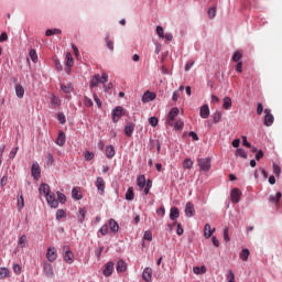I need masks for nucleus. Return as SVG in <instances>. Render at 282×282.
<instances>
[{
    "label": "nucleus",
    "instance_id": "nucleus-1",
    "mask_svg": "<svg viewBox=\"0 0 282 282\" xmlns=\"http://www.w3.org/2000/svg\"><path fill=\"white\" fill-rule=\"evenodd\" d=\"M62 257L65 263H68V265H72V263H74L75 256H74V252L70 251L69 246L63 247Z\"/></svg>",
    "mask_w": 282,
    "mask_h": 282
},
{
    "label": "nucleus",
    "instance_id": "nucleus-2",
    "mask_svg": "<svg viewBox=\"0 0 282 282\" xmlns=\"http://www.w3.org/2000/svg\"><path fill=\"white\" fill-rule=\"evenodd\" d=\"M43 274L44 276H47V279H54V267L52 265V262H43Z\"/></svg>",
    "mask_w": 282,
    "mask_h": 282
},
{
    "label": "nucleus",
    "instance_id": "nucleus-3",
    "mask_svg": "<svg viewBox=\"0 0 282 282\" xmlns=\"http://www.w3.org/2000/svg\"><path fill=\"white\" fill-rule=\"evenodd\" d=\"M46 259L48 263H54L58 259V251L54 247H48L46 251Z\"/></svg>",
    "mask_w": 282,
    "mask_h": 282
},
{
    "label": "nucleus",
    "instance_id": "nucleus-4",
    "mask_svg": "<svg viewBox=\"0 0 282 282\" xmlns=\"http://www.w3.org/2000/svg\"><path fill=\"white\" fill-rule=\"evenodd\" d=\"M64 65L66 74H72V67H74V57L72 56V53H66Z\"/></svg>",
    "mask_w": 282,
    "mask_h": 282
},
{
    "label": "nucleus",
    "instance_id": "nucleus-5",
    "mask_svg": "<svg viewBox=\"0 0 282 282\" xmlns=\"http://www.w3.org/2000/svg\"><path fill=\"white\" fill-rule=\"evenodd\" d=\"M177 116H180V108H172L167 116V124L170 127H173V124H175V118H177Z\"/></svg>",
    "mask_w": 282,
    "mask_h": 282
},
{
    "label": "nucleus",
    "instance_id": "nucleus-6",
    "mask_svg": "<svg viewBox=\"0 0 282 282\" xmlns=\"http://www.w3.org/2000/svg\"><path fill=\"white\" fill-rule=\"evenodd\" d=\"M197 164L200 171H204L205 173H207V171H210V158L198 159Z\"/></svg>",
    "mask_w": 282,
    "mask_h": 282
},
{
    "label": "nucleus",
    "instance_id": "nucleus-7",
    "mask_svg": "<svg viewBox=\"0 0 282 282\" xmlns=\"http://www.w3.org/2000/svg\"><path fill=\"white\" fill-rule=\"evenodd\" d=\"M264 124L265 127H272L274 124V116L272 115L270 109H264Z\"/></svg>",
    "mask_w": 282,
    "mask_h": 282
},
{
    "label": "nucleus",
    "instance_id": "nucleus-8",
    "mask_svg": "<svg viewBox=\"0 0 282 282\" xmlns=\"http://www.w3.org/2000/svg\"><path fill=\"white\" fill-rule=\"evenodd\" d=\"M230 197L232 204H239L241 202V191L239 188L231 189Z\"/></svg>",
    "mask_w": 282,
    "mask_h": 282
},
{
    "label": "nucleus",
    "instance_id": "nucleus-9",
    "mask_svg": "<svg viewBox=\"0 0 282 282\" xmlns=\"http://www.w3.org/2000/svg\"><path fill=\"white\" fill-rule=\"evenodd\" d=\"M122 111H123L122 106H117V107L112 110V112H111L112 122H118V120H120V116H122Z\"/></svg>",
    "mask_w": 282,
    "mask_h": 282
},
{
    "label": "nucleus",
    "instance_id": "nucleus-10",
    "mask_svg": "<svg viewBox=\"0 0 282 282\" xmlns=\"http://www.w3.org/2000/svg\"><path fill=\"white\" fill-rule=\"evenodd\" d=\"M45 198L51 208H56L58 206V200H56L54 193L48 194Z\"/></svg>",
    "mask_w": 282,
    "mask_h": 282
},
{
    "label": "nucleus",
    "instance_id": "nucleus-11",
    "mask_svg": "<svg viewBox=\"0 0 282 282\" xmlns=\"http://www.w3.org/2000/svg\"><path fill=\"white\" fill-rule=\"evenodd\" d=\"M31 173L34 180H39L41 177V166L36 162L32 164Z\"/></svg>",
    "mask_w": 282,
    "mask_h": 282
},
{
    "label": "nucleus",
    "instance_id": "nucleus-12",
    "mask_svg": "<svg viewBox=\"0 0 282 282\" xmlns=\"http://www.w3.org/2000/svg\"><path fill=\"white\" fill-rule=\"evenodd\" d=\"M185 215L186 217H195V205H193V203H186Z\"/></svg>",
    "mask_w": 282,
    "mask_h": 282
},
{
    "label": "nucleus",
    "instance_id": "nucleus-13",
    "mask_svg": "<svg viewBox=\"0 0 282 282\" xmlns=\"http://www.w3.org/2000/svg\"><path fill=\"white\" fill-rule=\"evenodd\" d=\"M95 185L97 186L99 195L105 194V180L102 177H97Z\"/></svg>",
    "mask_w": 282,
    "mask_h": 282
},
{
    "label": "nucleus",
    "instance_id": "nucleus-14",
    "mask_svg": "<svg viewBox=\"0 0 282 282\" xmlns=\"http://www.w3.org/2000/svg\"><path fill=\"white\" fill-rule=\"evenodd\" d=\"M143 281L151 282L153 279V270L151 268H145L142 273Z\"/></svg>",
    "mask_w": 282,
    "mask_h": 282
},
{
    "label": "nucleus",
    "instance_id": "nucleus-15",
    "mask_svg": "<svg viewBox=\"0 0 282 282\" xmlns=\"http://www.w3.org/2000/svg\"><path fill=\"white\" fill-rule=\"evenodd\" d=\"M40 195H44V197L48 196L52 193V189L50 188V186L45 183H42L40 185Z\"/></svg>",
    "mask_w": 282,
    "mask_h": 282
},
{
    "label": "nucleus",
    "instance_id": "nucleus-16",
    "mask_svg": "<svg viewBox=\"0 0 282 282\" xmlns=\"http://www.w3.org/2000/svg\"><path fill=\"white\" fill-rule=\"evenodd\" d=\"M152 100H155V93L145 91L142 96V102H151Z\"/></svg>",
    "mask_w": 282,
    "mask_h": 282
},
{
    "label": "nucleus",
    "instance_id": "nucleus-17",
    "mask_svg": "<svg viewBox=\"0 0 282 282\" xmlns=\"http://www.w3.org/2000/svg\"><path fill=\"white\" fill-rule=\"evenodd\" d=\"M199 116L203 119H206L208 118V116H210V108L208 107V105H204L200 107Z\"/></svg>",
    "mask_w": 282,
    "mask_h": 282
},
{
    "label": "nucleus",
    "instance_id": "nucleus-18",
    "mask_svg": "<svg viewBox=\"0 0 282 282\" xmlns=\"http://www.w3.org/2000/svg\"><path fill=\"white\" fill-rule=\"evenodd\" d=\"M215 232V228H210L209 224H206L204 227V237L205 239H210L213 237V234Z\"/></svg>",
    "mask_w": 282,
    "mask_h": 282
},
{
    "label": "nucleus",
    "instance_id": "nucleus-19",
    "mask_svg": "<svg viewBox=\"0 0 282 282\" xmlns=\"http://www.w3.org/2000/svg\"><path fill=\"white\" fill-rule=\"evenodd\" d=\"M113 274V262H107L104 269L105 276H111Z\"/></svg>",
    "mask_w": 282,
    "mask_h": 282
},
{
    "label": "nucleus",
    "instance_id": "nucleus-20",
    "mask_svg": "<svg viewBox=\"0 0 282 282\" xmlns=\"http://www.w3.org/2000/svg\"><path fill=\"white\" fill-rule=\"evenodd\" d=\"M133 131H135V124L129 123L124 127V133L128 138H131V135H133Z\"/></svg>",
    "mask_w": 282,
    "mask_h": 282
},
{
    "label": "nucleus",
    "instance_id": "nucleus-21",
    "mask_svg": "<svg viewBox=\"0 0 282 282\" xmlns=\"http://www.w3.org/2000/svg\"><path fill=\"white\" fill-rule=\"evenodd\" d=\"M109 228H110L111 232H118V230H120V225H118L116 219L111 218L109 220Z\"/></svg>",
    "mask_w": 282,
    "mask_h": 282
},
{
    "label": "nucleus",
    "instance_id": "nucleus-22",
    "mask_svg": "<svg viewBox=\"0 0 282 282\" xmlns=\"http://www.w3.org/2000/svg\"><path fill=\"white\" fill-rule=\"evenodd\" d=\"M105 152H106V158H108L109 160H111V158L116 155V149L113 148V145L106 147Z\"/></svg>",
    "mask_w": 282,
    "mask_h": 282
},
{
    "label": "nucleus",
    "instance_id": "nucleus-23",
    "mask_svg": "<svg viewBox=\"0 0 282 282\" xmlns=\"http://www.w3.org/2000/svg\"><path fill=\"white\" fill-rule=\"evenodd\" d=\"M180 217V209H177V207H172L170 209V219H172V221H175V219H177Z\"/></svg>",
    "mask_w": 282,
    "mask_h": 282
},
{
    "label": "nucleus",
    "instance_id": "nucleus-24",
    "mask_svg": "<svg viewBox=\"0 0 282 282\" xmlns=\"http://www.w3.org/2000/svg\"><path fill=\"white\" fill-rule=\"evenodd\" d=\"M65 140H66V138H65V132L61 131V132L58 133L57 139H56V144H57L58 147H65Z\"/></svg>",
    "mask_w": 282,
    "mask_h": 282
},
{
    "label": "nucleus",
    "instance_id": "nucleus-25",
    "mask_svg": "<svg viewBox=\"0 0 282 282\" xmlns=\"http://www.w3.org/2000/svg\"><path fill=\"white\" fill-rule=\"evenodd\" d=\"M236 158H242L243 160H248V152L246 150L238 148L235 152Z\"/></svg>",
    "mask_w": 282,
    "mask_h": 282
},
{
    "label": "nucleus",
    "instance_id": "nucleus-26",
    "mask_svg": "<svg viewBox=\"0 0 282 282\" xmlns=\"http://www.w3.org/2000/svg\"><path fill=\"white\" fill-rule=\"evenodd\" d=\"M25 206V199H23V193L19 192L18 194V208L19 210H23Z\"/></svg>",
    "mask_w": 282,
    "mask_h": 282
},
{
    "label": "nucleus",
    "instance_id": "nucleus-27",
    "mask_svg": "<svg viewBox=\"0 0 282 282\" xmlns=\"http://www.w3.org/2000/svg\"><path fill=\"white\" fill-rule=\"evenodd\" d=\"M61 89L64 91V94H72V91H74V85H72V83H68L67 85L62 84Z\"/></svg>",
    "mask_w": 282,
    "mask_h": 282
},
{
    "label": "nucleus",
    "instance_id": "nucleus-28",
    "mask_svg": "<svg viewBox=\"0 0 282 282\" xmlns=\"http://www.w3.org/2000/svg\"><path fill=\"white\" fill-rule=\"evenodd\" d=\"M105 43H106V47H108L109 52H113V50H115L113 41L111 40V37H109V35L105 36Z\"/></svg>",
    "mask_w": 282,
    "mask_h": 282
},
{
    "label": "nucleus",
    "instance_id": "nucleus-29",
    "mask_svg": "<svg viewBox=\"0 0 282 282\" xmlns=\"http://www.w3.org/2000/svg\"><path fill=\"white\" fill-rule=\"evenodd\" d=\"M100 85V75H95L90 80V88L94 89V87H98Z\"/></svg>",
    "mask_w": 282,
    "mask_h": 282
},
{
    "label": "nucleus",
    "instance_id": "nucleus-30",
    "mask_svg": "<svg viewBox=\"0 0 282 282\" xmlns=\"http://www.w3.org/2000/svg\"><path fill=\"white\" fill-rule=\"evenodd\" d=\"M241 261H248V257H250V250L248 248H245L240 251L239 254Z\"/></svg>",
    "mask_w": 282,
    "mask_h": 282
},
{
    "label": "nucleus",
    "instance_id": "nucleus-31",
    "mask_svg": "<svg viewBox=\"0 0 282 282\" xmlns=\"http://www.w3.org/2000/svg\"><path fill=\"white\" fill-rule=\"evenodd\" d=\"M127 271V262L119 260L117 262V272H126Z\"/></svg>",
    "mask_w": 282,
    "mask_h": 282
},
{
    "label": "nucleus",
    "instance_id": "nucleus-32",
    "mask_svg": "<svg viewBox=\"0 0 282 282\" xmlns=\"http://www.w3.org/2000/svg\"><path fill=\"white\" fill-rule=\"evenodd\" d=\"M137 184L139 186V188H144V186H147V177L144 175H140L138 178H137Z\"/></svg>",
    "mask_w": 282,
    "mask_h": 282
},
{
    "label": "nucleus",
    "instance_id": "nucleus-33",
    "mask_svg": "<svg viewBox=\"0 0 282 282\" xmlns=\"http://www.w3.org/2000/svg\"><path fill=\"white\" fill-rule=\"evenodd\" d=\"M56 34H63V31L61 29H48L45 32V36H54Z\"/></svg>",
    "mask_w": 282,
    "mask_h": 282
},
{
    "label": "nucleus",
    "instance_id": "nucleus-34",
    "mask_svg": "<svg viewBox=\"0 0 282 282\" xmlns=\"http://www.w3.org/2000/svg\"><path fill=\"white\" fill-rule=\"evenodd\" d=\"M15 95L18 96V98H23V96H25V89L23 88V86H15Z\"/></svg>",
    "mask_w": 282,
    "mask_h": 282
},
{
    "label": "nucleus",
    "instance_id": "nucleus-35",
    "mask_svg": "<svg viewBox=\"0 0 282 282\" xmlns=\"http://www.w3.org/2000/svg\"><path fill=\"white\" fill-rule=\"evenodd\" d=\"M281 196H282L281 192H278L275 195H271L269 197V202L271 204H279V200L281 199Z\"/></svg>",
    "mask_w": 282,
    "mask_h": 282
},
{
    "label": "nucleus",
    "instance_id": "nucleus-36",
    "mask_svg": "<svg viewBox=\"0 0 282 282\" xmlns=\"http://www.w3.org/2000/svg\"><path fill=\"white\" fill-rule=\"evenodd\" d=\"M223 107H224V109H230V107H232V99L230 98V97H225L224 99H223Z\"/></svg>",
    "mask_w": 282,
    "mask_h": 282
},
{
    "label": "nucleus",
    "instance_id": "nucleus-37",
    "mask_svg": "<svg viewBox=\"0 0 282 282\" xmlns=\"http://www.w3.org/2000/svg\"><path fill=\"white\" fill-rule=\"evenodd\" d=\"M134 197H135V195L133 194V187H129L127 193H126V199L128 202H133Z\"/></svg>",
    "mask_w": 282,
    "mask_h": 282
},
{
    "label": "nucleus",
    "instance_id": "nucleus-38",
    "mask_svg": "<svg viewBox=\"0 0 282 282\" xmlns=\"http://www.w3.org/2000/svg\"><path fill=\"white\" fill-rule=\"evenodd\" d=\"M193 272H194V274H206V265L194 267Z\"/></svg>",
    "mask_w": 282,
    "mask_h": 282
},
{
    "label": "nucleus",
    "instance_id": "nucleus-39",
    "mask_svg": "<svg viewBox=\"0 0 282 282\" xmlns=\"http://www.w3.org/2000/svg\"><path fill=\"white\" fill-rule=\"evenodd\" d=\"M51 105L53 107H61V99L54 95L51 96Z\"/></svg>",
    "mask_w": 282,
    "mask_h": 282
},
{
    "label": "nucleus",
    "instance_id": "nucleus-40",
    "mask_svg": "<svg viewBox=\"0 0 282 282\" xmlns=\"http://www.w3.org/2000/svg\"><path fill=\"white\" fill-rule=\"evenodd\" d=\"M25 243H28V236L22 235L19 238L18 246H20V248H25Z\"/></svg>",
    "mask_w": 282,
    "mask_h": 282
},
{
    "label": "nucleus",
    "instance_id": "nucleus-41",
    "mask_svg": "<svg viewBox=\"0 0 282 282\" xmlns=\"http://www.w3.org/2000/svg\"><path fill=\"white\" fill-rule=\"evenodd\" d=\"M85 215H87V209L86 208H80L79 209V216H78L79 224H83V221H85Z\"/></svg>",
    "mask_w": 282,
    "mask_h": 282
},
{
    "label": "nucleus",
    "instance_id": "nucleus-42",
    "mask_svg": "<svg viewBox=\"0 0 282 282\" xmlns=\"http://www.w3.org/2000/svg\"><path fill=\"white\" fill-rule=\"evenodd\" d=\"M10 276V270L8 268H0V279Z\"/></svg>",
    "mask_w": 282,
    "mask_h": 282
},
{
    "label": "nucleus",
    "instance_id": "nucleus-43",
    "mask_svg": "<svg viewBox=\"0 0 282 282\" xmlns=\"http://www.w3.org/2000/svg\"><path fill=\"white\" fill-rule=\"evenodd\" d=\"M29 56H30V58H31V61H32L33 63H37V61H39V55L36 54V51H35V50H31V51L29 52Z\"/></svg>",
    "mask_w": 282,
    "mask_h": 282
},
{
    "label": "nucleus",
    "instance_id": "nucleus-44",
    "mask_svg": "<svg viewBox=\"0 0 282 282\" xmlns=\"http://www.w3.org/2000/svg\"><path fill=\"white\" fill-rule=\"evenodd\" d=\"M183 169H188V170H191V169H193V160H191V159H185L184 161H183Z\"/></svg>",
    "mask_w": 282,
    "mask_h": 282
},
{
    "label": "nucleus",
    "instance_id": "nucleus-45",
    "mask_svg": "<svg viewBox=\"0 0 282 282\" xmlns=\"http://www.w3.org/2000/svg\"><path fill=\"white\" fill-rule=\"evenodd\" d=\"M65 217H67V214L65 213L64 209H58V210L56 212V219H57V220H61V219H63V218H65Z\"/></svg>",
    "mask_w": 282,
    "mask_h": 282
},
{
    "label": "nucleus",
    "instance_id": "nucleus-46",
    "mask_svg": "<svg viewBox=\"0 0 282 282\" xmlns=\"http://www.w3.org/2000/svg\"><path fill=\"white\" fill-rule=\"evenodd\" d=\"M72 197H73L74 199H78V200L83 199V196L79 194V192H78L77 188H73V191H72Z\"/></svg>",
    "mask_w": 282,
    "mask_h": 282
},
{
    "label": "nucleus",
    "instance_id": "nucleus-47",
    "mask_svg": "<svg viewBox=\"0 0 282 282\" xmlns=\"http://www.w3.org/2000/svg\"><path fill=\"white\" fill-rule=\"evenodd\" d=\"M174 129L176 131H181V129H184V121L182 120H177L174 124H173Z\"/></svg>",
    "mask_w": 282,
    "mask_h": 282
},
{
    "label": "nucleus",
    "instance_id": "nucleus-48",
    "mask_svg": "<svg viewBox=\"0 0 282 282\" xmlns=\"http://www.w3.org/2000/svg\"><path fill=\"white\" fill-rule=\"evenodd\" d=\"M100 235H102V237L109 235V225H104L100 229H99Z\"/></svg>",
    "mask_w": 282,
    "mask_h": 282
},
{
    "label": "nucleus",
    "instance_id": "nucleus-49",
    "mask_svg": "<svg viewBox=\"0 0 282 282\" xmlns=\"http://www.w3.org/2000/svg\"><path fill=\"white\" fill-rule=\"evenodd\" d=\"M54 65H55V68L57 69V72H63V64H61V59L55 57Z\"/></svg>",
    "mask_w": 282,
    "mask_h": 282
},
{
    "label": "nucleus",
    "instance_id": "nucleus-50",
    "mask_svg": "<svg viewBox=\"0 0 282 282\" xmlns=\"http://www.w3.org/2000/svg\"><path fill=\"white\" fill-rule=\"evenodd\" d=\"M208 17L209 19H215L217 17V8L213 7L208 10Z\"/></svg>",
    "mask_w": 282,
    "mask_h": 282
},
{
    "label": "nucleus",
    "instance_id": "nucleus-51",
    "mask_svg": "<svg viewBox=\"0 0 282 282\" xmlns=\"http://www.w3.org/2000/svg\"><path fill=\"white\" fill-rule=\"evenodd\" d=\"M242 56H243V55L241 54V52H236V53L234 54V56H232L234 63H239V62L241 61Z\"/></svg>",
    "mask_w": 282,
    "mask_h": 282
},
{
    "label": "nucleus",
    "instance_id": "nucleus-52",
    "mask_svg": "<svg viewBox=\"0 0 282 282\" xmlns=\"http://www.w3.org/2000/svg\"><path fill=\"white\" fill-rule=\"evenodd\" d=\"M143 239H145V241H153V234L150 230H147L143 235Z\"/></svg>",
    "mask_w": 282,
    "mask_h": 282
},
{
    "label": "nucleus",
    "instance_id": "nucleus-53",
    "mask_svg": "<svg viewBox=\"0 0 282 282\" xmlns=\"http://www.w3.org/2000/svg\"><path fill=\"white\" fill-rule=\"evenodd\" d=\"M57 198L61 204H65V202H67V198L65 197V194L57 192Z\"/></svg>",
    "mask_w": 282,
    "mask_h": 282
},
{
    "label": "nucleus",
    "instance_id": "nucleus-54",
    "mask_svg": "<svg viewBox=\"0 0 282 282\" xmlns=\"http://www.w3.org/2000/svg\"><path fill=\"white\" fill-rule=\"evenodd\" d=\"M156 34H158L159 39H164V28L156 26Z\"/></svg>",
    "mask_w": 282,
    "mask_h": 282
},
{
    "label": "nucleus",
    "instance_id": "nucleus-55",
    "mask_svg": "<svg viewBox=\"0 0 282 282\" xmlns=\"http://www.w3.org/2000/svg\"><path fill=\"white\" fill-rule=\"evenodd\" d=\"M94 153L93 152H89V151H86L85 154H84V158L85 160H87V162L94 160Z\"/></svg>",
    "mask_w": 282,
    "mask_h": 282
},
{
    "label": "nucleus",
    "instance_id": "nucleus-56",
    "mask_svg": "<svg viewBox=\"0 0 282 282\" xmlns=\"http://www.w3.org/2000/svg\"><path fill=\"white\" fill-rule=\"evenodd\" d=\"M17 153H19V148L12 149L11 152L9 153L10 160H14V158H17Z\"/></svg>",
    "mask_w": 282,
    "mask_h": 282
},
{
    "label": "nucleus",
    "instance_id": "nucleus-57",
    "mask_svg": "<svg viewBox=\"0 0 282 282\" xmlns=\"http://www.w3.org/2000/svg\"><path fill=\"white\" fill-rule=\"evenodd\" d=\"M273 173L279 177L281 175V166L276 165V163H273Z\"/></svg>",
    "mask_w": 282,
    "mask_h": 282
},
{
    "label": "nucleus",
    "instance_id": "nucleus-58",
    "mask_svg": "<svg viewBox=\"0 0 282 282\" xmlns=\"http://www.w3.org/2000/svg\"><path fill=\"white\" fill-rule=\"evenodd\" d=\"M218 122H221V112H216L214 115V123L217 124Z\"/></svg>",
    "mask_w": 282,
    "mask_h": 282
},
{
    "label": "nucleus",
    "instance_id": "nucleus-59",
    "mask_svg": "<svg viewBox=\"0 0 282 282\" xmlns=\"http://www.w3.org/2000/svg\"><path fill=\"white\" fill-rule=\"evenodd\" d=\"M84 104L86 107H94V101L89 97H85Z\"/></svg>",
    "mask_w": 282,
    "mask_h": 282
},
{
    "label": "nucleus",
    "instance_id": "nucleus-60",
    "mask_svg": "<svg viewBox=\"0 0 282 282\" xmlns=\"http://www.w3.org/2000/svg\"><path fill=\"white\" fill-rule=\"evenodd\" d=\"M159 120L156 117H151L149 119V124H151V127H155L158 124Z\"/></svg>",
    "mask_w": 282,
    "mask_h": 282
},
{
    "label": "nucleus",
    "instance_id": "nucleus-61",
    "mask_svg": "<svg viewBox=\"0 0 282 282\" xmlns=\"http://www.w3.org/2000/svg\"><path fill=\"white\" fill-rule=\"evenodd\" d=\"M193 65H195V62L193 61L187 62L185 65V72H191V68L193 67Z\"/></svg>",
    "mask_w": 282,
    "mask_h": 282
},
{
    "label": "nucleus",
    "instance_id": "nucleus-62",
    "mask_svg": "<svg viewBox=\"0 0 282 282\" xmlns=\"http://www.w3.org/2000/svg\"><path fill=\"white\" fill-rule=\"evenodd\" d=\"M58 121L61 124H65L66 119H65V115L64 113H58L57 115Z\"/></svg>",
    "mask_w": 282,
    "mask_h": 282
},
{
    "label": "nucleus",
    "instance_id": "nucleus-63",
    "mask_svg": "<svg viewBox=\"0 0 282 282\" xmlns=\"http://www.w3.org/2000/svg\"><path fill=\"white\" fill-rule=\"evenodd\" d=\"M13 272H15V274H21V265L13 264Z\"/></svg>",
    "mask_w": 282,
    "mask_h": 282
},
{
    "label": "nucleus",
    "instance_id": "nucleus-64",
    "mask_svg": "<svg viewBox=\"0 0 282 282\" xmlns=\"http://www.w3.org/2000/svg\"><path fill=\"white\" fill-rule=\"evenodd\" d=\"M163 39H165V41H173V33H165Z\"/></svg>",
    "mask_w": 282,
    "mask_h": 282
}]
</instances>
